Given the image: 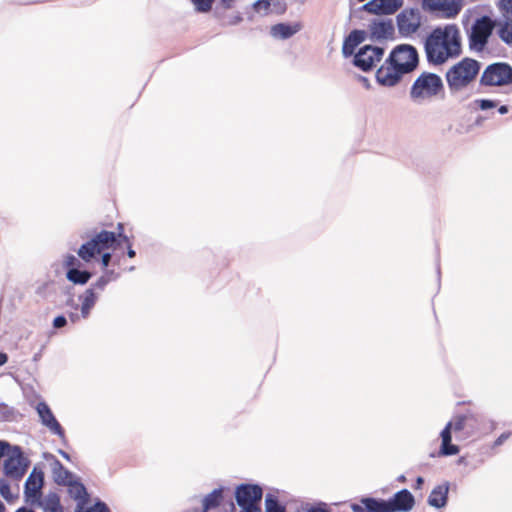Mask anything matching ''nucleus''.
<instances>
[{
	"label": "nucleus",
	"mask_w": 512,
	"mask_h": 512,
	"mask_svg": "<svg viewBox=\"0 0 512 512\" xmlns=\"http://www.w3.org/2000/svg\"><path fill=\"white\" fill-rule=\"evenodd\" d=\"M423 483H424V479L422 477H420V476L417 477L414 488L415 489H421Z\"/></svg>",
	"instance_id": "45"
},
{
	"label": "nucleus",
	"mask_w": 512,
	"mask_h": 512,
	"mask_svg": "<svg viewBox=\"0 0 512 512\" xmlns=\"http://www.w3.org/2000/svg\"><path fill=\"white\" fill-rule=\"evenodd\" d=\"M306 512H328V511L325 507L317 506V507H312V508L308 509Z\"/></svg>",
	"instance_id": "44"
},
{
	"label": "nucleus",
	"mask_w": 512,
	"mask_h": 512,
	"mask_svg": "<svg viewBox=\"0 0 512 512\" xmlns=\"http://www.w3.org/2000/svg\"><path fill=\"white\" fill-rule=\"evenodd\" d=\"M80 265L79 260L74 255H68L65 258V266L70 268H76L75 266Z\"/></svg>",
	"instance_id": "37"
},
{
	"label": "nucleus",
	"mask_w": 512,
	"mask_h": 512,
	"mask_svg": "<svg viewBox=\"0 0 512 512\" xmlns=\"http://www.w3.org/2000/svg\"><path fill=\"white\" fill-rule=\"evenodd\" d=\"M481 63L465 57L446 72L445 78L451 93H458L468 87L477 77Z\"/></svg>",
	"instance_id": "4"
},
{
	"label": "nucleus",
	"mask_w": 512,
	"mask_h": 512,
	"mask_svg": "<svg viewBox=\"0 0 512 512\" xmlns=\"http://www.w3.org/2000/svg\"><path fill=\"white\" fill-rule=\"evenodd\" d=\"M117 242L114 232L102 230L84 243L78 250V256L89 262L95 255L111 248Z\"/></svg>",
	"instance_id": "7"
},
{
	"label": "nucleus",
	"mask_w": 512,
	"mask_h": 512,
	"mask_svg": "<svg viewBox=\"0 0 512 512\" xmlns=\"http://www.w3.org/2000/svg\"><path fill=\"white\" fill-rule=\"evenodd\" d=\"M8 361L7 354L0 352V366L4 365Z\"/></svg>",
	"instance_id": "46"
},
{
	"label": "nucleus",
	"mask_w": 512,
	"mask_h": 512,
	"mask_svg": "<svg viewBox=\"0 0 512 512\" xmlns=\"http://www.w3.org/2000/svg\"><path fill=\"white\" fill-rule=\"evenodd\" d=\"M45 512H63L60 499L57 494H51L47 497L44 504Z\"/></svg>",
	"instance_id": "28"
},
{
	"label": "nucleus",
	"mask_w": 512,
	"mask_h": 512,
	"mask_svg": "<svg viewBox=\"0 0 512 512\" xmlns=\"http://www.w3.org/2000/svg\"><path fill=\"white\" fill-rule=\"evenodd\" d=\"M16 512H34V510L27 508V507H21V508L17 509Z\"/></svg>",
	"instance_id": "52"
},
{
	"label": "nucleus",
	"mask_w": 512,
	"mask_h": 512,
	"mask_svg": "<svg viewBox=\"0 0 512 512\" xmlns=\"http://www.w3.org/2000/svg\"><path fill=\"white\" fill-rule=\"evenodd\" d=\"M67 486L69 487L68 488L69 495L73 499L79 501L80 507L87 502L88 493H87L85 486L81 482L71 480Z\"/></svg>",
	"instance_id": "23"
},
{
	"label": "nucleus",
	"mask_w": 512,
	"mask_h": 512,
	"mask_svg": "<svg viewBox=\"0 0 512 512\" xmlns=\"http://www.w3.org/2000/svg\"><path fill=\"white\" fill-rule=\"evenodd\" d=\"M475 102L481 110H487L497 106V102L490 99H478Z\"/></svg>",
	"instance_id": "35"
},
{
	"label": "nucleus",
	"mask_w": 512,
	"mask_h": 512,
	"mask_svg": "<svg viewBox=\"0 0 512 512\" xmlns=\"http://www.w3.org/2000/svg\"><path fill=\"white\" fill-rule=\"evenodd\" d=\"M500 1H501L503 10H505V12L507 14L512 15V0H500Z\"/></svg>",
	"instance_id": "40"
},
{
	"label": "nucleus",
	"mask_w": 512,
	"mask_h": 512,
	"mask_svg": "<svg viewBox=\"0 0 512 512\" xmlns=\"http://www.w3.org/2000/svg\"><path fill=\"white\" fill-rule=\"evenodd\" d=\"M118 236H119V238H121V239H122V240L127 244V246H128V250H127V255H128V257H130V258L135 257L136 252H135V250H133V249H132L129 238H128L126 235L122 234V232H119Z\"/></svg>",
	"instance_id": "36"
},
{
	"label": "nucleus",
	"mask_w": 512,
	"mask_h": 512,
	"mask_svg": "<svg viewBox=\"0 0 512 512\" xmlns=\"http://www.w3.org/2000/svg\"><path fill=\"white\" fill-rule=\"evenodd\" d=\"M79 300L81 301V316L86 319L98 300V294L94 291V288H88L79 296Z\"/></svg>",
	"instance_id": "20"
},
{
	"label": "nucleus",
	"mask_w": 512,
	"mask_h": 512,
	"mask_svg": "<svg viewBox=\"0 0 512 512\" xmlns=\"http://www.w3.org/2000/svg\"><path fill=\"white\" fill-rule=\"evenodd\" d=\"M302 28L300 23H278L271 27V34L275 38L288 39L298 33Z\"/></svg>",
	"instance_id": "18"
},
{
	"label": "nucleus",
	"mask_w": 512,
	"mask_h": 512,
	"mask_svg": "<svg viewBox=\"0 0 512 512\" xmlns=\"http://www.w3.org/2000/svg\"><path fill=\"white\" fill-rule=\"evenodd\" d=\"M495 21L484 15L475 20L468 32L469 48L475 52H482L495 28Z\"/></svg>",
	"instance_id": "6"
},
{
	"label": "nucleus",
	"mask_w": 512,
	"mask_h": 512,
	"mask_svg": "<svg viewBox=\"0 0 512 512\" xmlns=\"http://www.w3.org/2000/svg\"><path fill=\"white\" fill-rule=\"evenodd\" d=\"M464 0H423L422 8L440 19H454L461 12Z\"/></svg>",
	"instance_id": "10"
},
{
	"label": "nucleus",
	"mask_w": 512,
	"mask_h": 512,
	"mask_svg": "<svg viewBox=\"0 0 512 512\" xmlns=\"http://www.w3.org/2000/svg\"><path fill=\"white\" fill-rule=\"evenodd\" d=\"M29 460L24 457L20 446H13L4 461V473L7 477L20 480L29 467Z\"/></svg>",
	"instance_id": "11"
},
{
	"label": "nucleus",
	"mask_w": 512,
	"mask_h": 512,
	"mask_svg": "<svg viewBox=\"0 0 512 512\" xmlns=\"http://www.w3.org/2000/svg\"><path fill=\"white\" fill-rule=\"evenodd\" d=\"M364 11L375 15H384L382 7L380 6V2L377 0H371L362 6Z\"/></svg>",
	"instance_id": "30"
},
{
	"label": "nucleus",
	"mask_w": 512,
	"mask_h": 512,
	"mask_svg": "<svg viewBox=\"0 0 512 512\" xmlns=\"http://www.w3.org/2000/svg\"><path fill=\"white\" fill-rule=\"evenodd\" d=\"M395 26L392 19L375 18L368 25L367 38L371 41L393 40Z\"/></svg>",
	"instance_id": "14"
},
{
	"label": "nucleus",
	"mask_w": 512,
	"mask_h": 512,
	"mask_svg": "<svg viewBox=\"0 0 512 512\" xmlns=\"http://www.w3.org/2000/svg\"><path fill=\"white\" fill-rule=\"evenodd\" d=\"M498 112L500 114H506L508 112V107L506 105H502L498 108Z\"/></svg>",
	"instance_id": "50"
},
{
	"label": "nucleus",
	"mask_w": 512,
	"mask_h": 512,
	"mask_svg": "<svg viewBox=\"0 0 512 512\" xmlns=\"http://www.w3.org/2000/svg\"><path fill=\"white\" fill-rule=\"evenodd\" d=\"M215 0H192L195 8L198 12L206 13L212 8Z\"/></svg>",
	"instance_id": "32"
},
{
	"label": "nucleus",
	"mask_w": 512,
	"mask_h": 512,
	"mask_svg": "<svg viewBox=\"0 0 512 512\" xmlns=\"http://www.w3.org/2000/svg\"><path fill=\"white\" fill-rule=\"evenodd\" d=\"M510 436V433H502L495 441V445H502Z\"/></svg>",
	"instance_id": "43"
},
{
	"label": "nucleus",
	"mask_w": 512,
	"mask_h": 512,
	"mask_svg": "<svg viewBox=\"0 0 512 512\" xmlns=\"http://www.w3.org/2000/svg\"><path fill=\"white\" fill-rule=\"evenodd\" d=\"M479 83L481 86L489 87L512 84V66L504 62L488 65L483 71Z\"/></svg>",
	"instance_id": "8"
},
{
	"label": "nucleus",
	"mask_w": 512,
	"mask_h": 512,
	"mask_svg": "<svg viewBox=\"0 0 512 512\" xmlns=\"http://www.w3.org/2000/svg\"><path fill=\"white\" fill-rule=\"evenodd\" d=\"M360 80L361 82L363 83V85L366 87V88H369L370 87V82L368 80V78L364 77V76H360Z\"/></svg>",
	"instance_id": "49"
},
{
	"label": "nucleus",
	"mask_w": 512,
	"mask_h": 512,
	"mask_svg": "<svg viewBox=\"0 0 512 512\" xmlns=\"http://www.w3.org/2000/svg\"><path fill=\"white\" fill-rule=\"evenodd\" d=\"M367 39V32L364 30H352L344 39L342 54L345 58L354 56L355 48Z\"/></svg>",
	"instance_id": "16"
},
{
	"label": "nucleus",
	"mask_w": 512,
	"mask_h": 512,
	"mask_svg": "<svg viewBox=\"0 0 512 512\" xmlns=\"http://www.w3.org/2000/svg\"><path fill=\"white\" fill-rule=\"evenodd\" d=\"M498 36L507 45L512 44V19H506L500 24Z\"/></svg>",
	"instance_id": "27"
},
{
	"label": "nucleus",
	"mask_w": 512,
	"mask_h": 512,
	"mask_svg": "<svg viewBox=\"0 0 512 512\" xmlns=\"http://www.w3.org/2000/svg\"><path fill=\"white\" fill-rule=\"evenodd\" d=\"M414 504L415 499L412 493L402 489L388 500L362 498L361 504H352L351 509L353 512H407L413 508Z\"/></svg>",
	"instance_id": "3"
},
{
	"label": "nucleus",
	"mask_w": 512,
	"mask_h": 512,
	"mask_svg": "<svg viewBox=\"0 0 512 512\" xmlns=\"http://www.w3.org/2000/svg\"><path fill=\"white\" fill-rule=\"evenodd\" d=\"M452 430V422H448L440 434L442 439L440 454L443 456L456 455L459 452L458 446L451 444Z\"/></svg>",
	"instance_id": "19"
},
{
	"label": "nucleus",
	"mask_w": 512,
	"mask_h": 512,
	"mask_svg": "<svg viewBox=\"0 0 512 512\" xmlns=\"http://www.w3.org/2000/svg\"><path fill=\"white\" fill-rule=\"evenodd\" d=\"M383 47L365 45L354 55L353 64L364 72L372 70L384 55Z\"/></svg>",
	"instance_id": "13"
},
{
	"label": "nucleus",
	"mask_w": 512,
	"mask_h": 512,
	"mask_svg": "<svg viewBox=\"0 0 512 512\" xmlns=\"http://www.w3.org/2000/svg\"><path fill=\"white\" fill-rule=\"evenodd\" d=\"M13 446H11L8 442L0 440V459L4 455H8L10 453Z\"/></svg>",
	"instance_id": "38"
},
{
	"label": "nucleus",
	"mask_w": 512,
	"mask_h": 512,
	"mask_svg": "<svg viewBox=\"0 0 512 512\" xmlns=\"http://www.w3.org/2000/svg\"><path fill=\"white\" fill-rule=\"evenodd\" d=\"M404 479H405V477H404V476H400V477H399V480H401V481H402V480H404Z\"/></svg>",
	"instance_id": "56"
},
{
	"label": "nucleus",
	"mask_w": 512,
	"mask_h": 512,
	"mask_svg": "<svg viewBox=\"0 0 512 512\" xmlns=\"http://www.w3.org/2000/svg\"><path fill=\"white\" fill-rule=\"evenodd\" d=\"M230 508H231L232 511L235 509V506H234L233 502H230Z\"/></svg>",
	"instance_id": "54"
},
{
	"label": "nucleus",
	"mask_w": 512,
	"mask_h": 512,
	"mask_svg": "<svg viewBox=\"0 0 512 512\" xmlns=\"http://www.w3.org/2000/svg\"><path fill=\"white\" fill-rule=\"evenodd\" d=\"M108 273V277L112 278V280L117 279L118 275L114 273V271H106Z\"/></svg>",
	"instance_id": "51"
},
{
	"label": "nucleus",
	"mask_w": 512,
	"mask_h": 512,
	"mask_svg": "<svg viewBox=\"0 0 512 512\" xmlns=\"http://www.w3.org/2000/svg\"><path fill=\"white\" fill-rule=\"evenodd\" d=\"M92 277V273L86 270H80L78 268H70L67 270L66 278L74 283L79 285L86 284L90 278Z\"/></svg>",
	"instance_id": "24"
},
{
	"label": "nucleus",
	"mask_w": 512,
	"mask_h": 512,
	"mask_svg": "<svg viewBox=\"0 0 512 512\" xmlns=\"http://www.w3.org/2000/svg\"><path fill=\"white\" fill-rule=\"evenodd\" d=\"M419 63L417 49L410 44H399L376 72L377 82L385 87L397 85L405 74L414 71Z\"/></svg>",
	"instance_id": "2"
},
{
	"label": "nucleus",
	"mask_w": 512,
	"mask_h": 512,
	"mask_svg": "<svg viewBox=\"0 0 512 512\" xmlns=\"http://www.w3.org/2000/svg\"><path fill=\"white\" fill-rule=\"evenodd\" d=\"M67 324V319L65 316H57L53 321V326L55 328H62Z\"/></svg>",
	"instance_id": "39"
},
{
	"label": "nucleus",
	"mask_w": 512,
	"mask_h": 512,
	"mask_svg": "<svg viewBox=\"0 0 512 512\" xmlns=\"http://www.w3.org/2000/svg\"><path fill=\"white\" fill-rule=\"evenodd\" d=\"M110 281H112V278L108 277V273H104L95 283H92L89 288H94V291H104Z\"/></svg>",
	"instance_id": "31"
},
{
	"label": "nucleus",
	"mask_w": 512,
	"mask_h": 512,
	"mask_svg": "<svg viewBox=\"0 0 512 512\" xmlns=\"http://www.w3.org/2000/svg\"><path fill=\"white\" fill-rule=\"evenodd\" d=\"M52 466V475H53V479L54 481L58 484V485H63V486H66L70 483V481L72 480V473L67 470L63 465L62 463L54 458V461L53 463L51 464Z\"/></svg>",
	"instance_id": "21"
},
{
	"label": "nucleus",
	"mask_w": 512,
	"mask_h": 512,
	"mask_svg": "<svg viewBox=\"0 0 512 512\" xmlns=\"http://www.w3.org/2000/svg\"><path fill=\"white\" fill-rule=\"evenodd\" d=\"M111 257L112 256L109 252L103 253L102 258H101V263L104 268H106L109 265V263L111 261Z\"/></svg>",
	"instance_id": "41"
},
{
	"label": "nucleus",
	"mask_w": 512,
	"mask_h": 512,
	"mask_svg": "<svg viewBox=\"0 0 512 512\" xmlns=\"http://www.w3.org/2000/svg\"><path fill=\"white\" fill-rule=\"evenodd\" d=\"M236 0H220V5L224 9H232Z\"/></svg>",
	"instance_id": "42"
},
{
	"label": "nucleus",
	"mask_w": 512,
	"mask_h": 512,
	"mask_svg": "<svg viewBox=\"0 0 512 512\" xmlns=\"http://www.w3.org/2000/svg\"><path fill=\"white\" fill-rule=\"evenodd\" d=\"M43 480V472H36V469H34L25 482V494L28 496H35L38 494L43 485Z\"/></svg>",
	"instance_id": "22"
},
{
	"label": "nucleus",
	"mask_w": 512,
	"mask_h": 512,
	"mask_svg": "<svg viewBox=\"0 0 512 512\" xmlns=\"http://www.w3.org/2000/svg\"><path fill=\"white\" fill-rule=\"evenodd\" d=\"M286 4L281 0L271 1L269 13L283 14L286 11Z\"/></svg>",
	"instance_id": "33"
},
{
	"label": "nucleus",
	"mask_w": 512,
	"mask_h": 512,
	"mask_svg": "<svg viewBox=\"0 0 512 512\" xmlns=\"http://www.w3.org/2000/svg\"><path fill=\"white\" fill-rule=\"evenodd\" d=\"M5 509L4 504L0 501V512H3Z\"/></svg>",
	"instance_id": "53"
},
{
	"label": "nucleus",
	"mask_w": 512,
	"mask_h": 512,
	"mask_svg": "<svg viewBox=\"0 0 512 512\" xmlns=\"http://www.w3.org/2000/svg\"><path fill=\"white\" fill-rule=\"evenodd\" d=\"M0 495L6 500H10L12 498L10 485L4 479H0Z\"/></svg>",
	"instance_id": "34"
},
{
	"label": "nucleus",
	"mask_w": 512,
	"mask_h": 512,
	"mask_svg": "<svg viewBox=\"0 0 512 512\" xmlns=\"http://www.w3.org/2000/svg\"><path fill=\"white\" fill-rule=\"evenodd\" d=\"M442 89L443 82L439 75L423 72L412 84L410 97L413 101L419 102L438 95Z\"/></svg>",
	"instance_id": "5"
},
{
	"label": "nucleus",
	"mask_w": 512,
	"mask_h": 512,
	"mask_svg": "<svg viewBox=\"0 0 512 512\" xmlns=\"http://www.w3.org/2000/svg\"><path fill=\"white\" fill-rule=\"evenodd\" d=\"M473 421L472 415H457L453 418L452 429L455 433L465 430L467 427L473 428L470 422Z\"/></svg>",
	"instance_id": "26"
},
{
	"label": "nucleus",
	"mask_w": 512,
	"mask_h": 512,
	"mask_svg": "<svg viewBox=\"0 0 512 512\" xmlns=\"http://www.w3.org/2000/svg\"><path fill=\"white\" fill-rule=\"evenodd\" d=\"M423 15L417 7H406L396 16L398 33L403 38L415 35L422 26Z\"/></svg>",
	"instance_id": "9"
},
{
	"label": "nucleus",
	"mask_w": 512,
	"mask_h": 512,
	"mask_svg": "<svg viewBox=\"0 0 512 512\" xmlns=\"http://www.w3.org/2000/svg\"><path fill=\"white\" fill-rule=\"evenodd\" d=\"M222 499V489H214L211 493L205 496L203 499V509L204 512L216 508L220 504V500Z\"/></svg>",
	"instance_id": "25"
},
{
	"label": "nucleus",
	"mask_w": 512,
	"mask_h": 512,
	"mask_svg": "<svg viewBox=\"0 0 512 512\" xmlns=\"http://www.w3.org/2000/svg\"><path fill=\"white\" fill-rule=\"evenodd\" d=\"M58 453H59V454H60L64 459H66L67 461H70V460H71L70 455H69L67 452H65L64 450H61V449H60V450H58Z\"/></svg>",
	"instance_id": "48"
},
{
	"label": "nucleus",
	"mask_w": 512,
	"mask_h": 512,
	"mask_svg": "<svg viewBox=\"0 0 512 512\" xmlns=\"http://www.w3.org/2000/svg\"><path fill=\"white\" fill-rule=\"evenodd\" d=\"M36 410L40 417L41 423L46 426L53 434L60 437L62 442L66 443L65 431L53 415L51 409L45 402H39Z\"/></svg>",
	"instance_id": "15"
},
{
	"label": "nucleus",
	"mask_w": 512,
	"mask_h": 512,
	"mask_svg": "<svg viewBox=\"0 0 512 512\" xmlns=\"http://www.w3.org/2000/svg\"><path fill=\"white\" fill-rule=\"evenodd\" d=\"M448 492H449V483L445 482L443 484L437 485L431 491L428 497V504L435 508H442L447 504L448 500Z\"/></svg>",
	"instance_id": "17"
},
{
	"label": "nucleus",
	"mask_w": 512,
	"mask_h": 512,
	"mask_svg": "<svg viewBox=\"0 0 512 512\" xmlns=\"http://www.w3.org/2000/svg\"><path fill=\"white\" fill-rule=\"evenodd\" d=\"M424 51L427 62L433 65L444 64L462 53L461 34L456 24L437 26L426 36Z\"/></svg>",
	"instance_id": "1"
},
{
	"label": "nucleus",
	"mask_w": 512,
	"mask_h": 512,
	"mask_svg": "<svg viewBox=\"0 0 512 512\" xmlns=\"http://www.w3.org/2000/svg\"><path fill=\"white\" fill-rule=\"evenodd\" d=\"M79 315L77 313H71L69 315V319L71 320V322L73 323H76L78 320H79Z\"/></svg>",
	"instance_id": "47"
},
{
	"label": "nucleus",
	"mask_w": 512,
	"mask_h": 512,
	"mask_svg": "<svg viewBox=\"0 0 512 512\" xmlns=\"http://www.w3.org/2000/svg\"><path fill=\"white\" fill-rule=\"evenodd\" d=\"M118 228H119V229H122V228H123L122 224H120V223H119V224H118Z\"/></svg>",
	"instance_id": "55"
},
{
	"label": "nucleus",
	"mask_w": 512,
	"mask_h": 512,
	"mask_svg": "<svg viewBox=\"0 0 512 512\" xmlns=\"http://www.w3.org/2000/svg\"><path fill=\"white\" fill-rule=\"evenodd\" d=\"M266 512H285V508L279 504L277 498L267 495L265 499Z\"/></svg>",
	"instance_id": "29"
},
{
	"label": "nucleus",
	"mask_w": 512,
	"mask_h": 512,
	"mask_svg": "<svg viewBox=\"0 0 512 512\" xmlns=\"http://www.w3.org/2000/svg\"><path fill=\"white\" fill-rule=\"evenodd\" d=\"M262 495V488L254 484H241L235 492L236 501L244 512H258L255 503L262 499Z\"/></svg>",
	"instance_id": "12"
}]
</instances>
